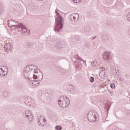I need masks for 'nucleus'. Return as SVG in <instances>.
I'll return each mask as SVG.
<instances>
[{
    "label": "nucleus",
    "instance_id": "42",
    "mask_svg": "<svg viewBox=\"0 0 130 130\" xmlns=\"http://www.w3.org/2000/svg\"><path fill=\"white\" fill-rule=\"evenodd\" d=\"M17 23H18V22H15V24H17Z\"/></svg>",
    "mask_w": 130,
    "mask_h": 130
},
{
    "label": "nucleus",
    "instance_id": "7",
    "mask_svg": "<svg viewBox=\"0 0 130 130\" xmlns=\"http://www.w3.org/2000/svg\"><path fill=\"white\" fill-rule=\"evenodd\" d=\"M77 60L75 62V67L78 69L79 70H81L82 69V63L80 62L81 60H82V61H84L83 60V59L81 58H77Z\"/></svg>",
    "mask_w": 130,
    "mask_h": 130
},
{
    "label": "nucleus",
    "instance_id": "4",
    "mask_svg": "<svg viewBox=\"0 0 130 130\" xmlns=\"http://www.w3.org/2000/svg\"><path fill=\"white\" fill-rule=\"evenodd\" d=\"M24 115L25 117L28 118L29 121H32V120H33V115H32V113H31L30 110H26L24 111Z\"/></svg>",
    "mask_w": 130,
    "mask_h": 130
},
{
    "label": "nucleus",
    "instance_id": "31",
    "mask_svg": "<svg viewBox=\"0 0 130 130\" xmlns=\"http://www.w3.org/2000/svg\"><path fill=\"white\" fill-rule=\"evenodd\" d=\"M64 98H66V99H68V101H69V100H70V99L69 98H68V96H66V95H64L63 96V100H64Z\"/></svg>",
    "mask_w": 130,
    "mask_h": 130
},
{
    "label": "nucleus",
    "instance_id": "14",
    "mask_svg": "<svg viewBox=\"0 0 130 130\" xmlns=\"http://www.w3.org/2000/svg\"><path fill=\"white\" fill-rule=\"evenodd\" d=\"M8 46H11V44L10 43H7L4 46V50L6 52H9V51L12 50V48H8Z\"/></svg>",
    "mask_w": 130,
    "mask_h": 130
},
{
    "label": "nucleus",
    "instance_id": "29",
    "mask_svg": "<svg viewBox=\"0 0 130 130\" xmlns=\"http://www.w3.org/2000/svg\"><path fill=\"white\" fill-rule=\"evenodd\" d=\"M91 66L92 67H96V63H95V61L91 62Z\"/></svg>",
    "mask_w": 130,
    "mask_h": 130
},
{
    "label": "nucleus",
    "instance_id": "37",
    "mask_svg": "<svg viewBox=\"0 0 130 130\" xmlns=\"http://www.w3.org/2000/svg\"><path fill=\"white\" fill-rule=\"evenodd\" d=\"M97 37L95 36V37H94L92 39V40H94V39H95Z\"/></svg>",
    "mask_w": 130,
    "mask_h": 130
},
{
    "label": "nucleus",
    "instance_id": "17",
    "mask_svg": "<svg viewBox=\"0 0 130 130\" xmlns=\"http://www.w3.org/2000/svg\"><path fill=\"white\" fill-rule=\"evenodd\" d=\"M34 82H32V85H34V86H39L40 84V82L38 81V80L37 79H36L35 80H32Z\"/></svg>",
    "mask_w": 130,
    "mask_h": 130
},
{
    "label": "nucleus",
    "instance_id": "38",
    "mask_svg": "<svg viewBox=\"0 0 130 130\" xmlns=\"http://www.w3.org/2000/svg\"><path fill=\"white\" fill-rule=\"evenodd\" d=\"M8 48H11V49H12V47H11V45H10V46H8Z\"/></svg>",
    "mask_w": 130,
    "mask_h": 130
},
{
    "label": "nucleus",
    "instance_id": "13",
    "mask_svg": "<svg viewBox=\"0 0 130 130\" xmlns=\"http://www.w3.org/2000/svg\"><path fill=\"white\" fill-rule=\"evenodd\" d=\"M68 92L70 94H75V87L72 85H69V88H68Z\"/></svg>",
    "mask_w": 130,
    "mask_h": 130
},
{
    "label": "nucleus",
    "instance_id": "21",
    "mask_svg": "<svg viewBox=\"0 0 130 130\" xmlns=\"http://www.w3.org/2000/svg\"><path fill=\"white\" fill-rule=\"evenodd\" d=\"M60 106L62 108H66V107H67V105H66V103L64 102L63 103L62 102V104L60 105Z\"/></svg>",
    "mask_w": 130,
    "mask_h": 130
},
{
    "label": "nucleus",
    "instance_id": "34",
    "mask_svg": "<svg viewBox=\"0 0 130 130\" xmlns=\"http://www.w3.org/2000/svg\"><path fill=\"white\" fill-rule=\"evenodd\" d=\"M119 80H120V81H124V79H123V78H121V77H120V78H119Z\"/></svg>",
    "mask_w": 130,
    "mask_h": 130
},
{
    "label": "nucleus",
    "instance_id": "30",
    "mask_svg": "<svg viewBox=\"0 0 130 130\" xmlns=\"http://www.w3.org/2000/svg\"><path fill=\"white\" fill-rule=\"evenodd\" d=\"M73 2H74V3H76L77 4H78V3H80V2H81V0H73Z\"/></svg>",
    "mask_w": 130,
    "mask_h": 130
},
{
    "label": "nucleus",
    "instance_id": "3",
    "mask_svg": "<svg viewBox=\"0 0 130 130\" xmlns=\"http://www.w3.org/2000/svg\"><path fill=\"white\" fill-rule=\"evenodd\" d=\"M97 116H99L98 113L90 111L87 115V119L90 121V122H95L96 119H97Z\"/></svg>",
    "mask_w": 130,
    "mask_h": 130
},
{
    "label": "nucleus",
    "instance_id": "12",
    "mask_svg": "<svg viewBox=\"0 0 130 130\" xmlns=\"http://www.w3.org/2000/svg\"><path fill=\"white\" fill-rule=\"evenodd\" d=\"M102 41H107V40H109V35L106 34H103L102 36Z\"/></svg>",
    "mask_w": 130,
    "mask_h": 130
},
{
    "label": "nucleus",
    "instance_id": "9",
    "mask_svg": "<svg viewBox=\"0 0 130 130\" xmlns=\"http://www.w3.org/2000/svg\"><path fill=\"white\" fill-rule=\"evenodd\" d=\"M27 71H26L25 69H24V71L23 72V76L24 77L25 79H28L29 81H32V78L31 77L29 74V72H27Z\"/></svg>",
    "mask_w": 130,
    "mask_h": 130
},
{
    "label": "nucleus",
    "instance_id": "20",
    "mask_svg": "<svg viewBox=\"0 0 130 130\" xmlns=\"http://www.w3.org/2000/svg\"><path fill=\"white\" fill-rule=\"evenodd\" d=\"M2 71H4V72H8V68L6 66H3L2 68H1Z\"/></svg>",
    "mask_w": 130,
    "mask_h": 130
},
{
    "label": "nucleus",
    "instance_id": "11",
    "mask_svg": "<svg viewBox=\"0 0 130 130\" xmlns=\"http://www.w3.org/2000/svg\"><path fill=\"white\" fill-rule=\"evenodd\" d=\"M34 78L35 79H36L38 80V82H40V81H42V79H43V73L42 72L41 75H38V76L37 75H35L33 74Z\"/></svg>",
    "mask_w": 130,
    "mask_h": 130
},
{
    "label": "nucleus",
    "instance_id": "24",
    "mask_svg": "<svg viewBox=\"0 0 130 130\" xmlns=\"http://www.w3.org/2000/svg\"><path fill=\"white\" fill-rule=\"evenodd\" d=\"M58 105H59V106H60V105H61V104H62V103H63V102H64V101H61V100H59L58 101Z\"/></svg>",
    "mask_w": 130,
    "mask_h": 130
},
{
    "label": "nucleus",
    "instance_id": "15",
    "mask_svg": "<svg viewBox=\"0 0 130 130\" xmlns=\"http://www.w3.org/2000/svg\"><path fill=\"white\" fill-rule=\"evenodd\" d=\"M105 115H108V113L109 111V109H110V105L109 104H107L106 105L105 107Z\"/></svg>",
    "mask_w": 130,
    "mask_h": 130
},
{
    "label": "nucleus",
    "instance_id": "39",
    "mask_svg": "<svg viewBox=\"0 0 130 130\" xmlns=\"http://www.w3.org/2000/svg\"><path fill=\"white\" fill-rule=\"evenodd\" d=\"M114 130H119L118 128L115 129Z\"/></svg>",
    "mask_w": 130,
    "mask_h": 130
},
{
    "label": "nucleus",
    "instance_id": "22",
    "mask_svg": "<svg viewBox=\"0 0 130 130\" xmlns=\"http://www.w3.org/2000/svg\"><path fill=\"white\" fill-rule=\"evenodd\" d=\"M37 69V67H36V66L35 67V68H34V70H33V72L35 74H37V73H38V70L36 69Z\"/></svg>",
    "mask_w": 130,
    "mask_h": 130
},
{
    "label": "nucleus",
    "instance_id": "18",
    "mask_svg": "<svg viewBox=\"0 0 130 130\" xmlns=\"http://www.w3.org/2000/svg\"><path fill=\"white\" fill-rule=\"evenodd\" d=\"M99 90H101L102 93H104L105 92V90H104V85H100L98 87Z\"/></svg>",
    "mask_w": 130,
    "mask_h": 130
},
{
    "label": "nucleus",
    "instance_id": "40",
    "mask_svg": "<svg viewBox=\"0 0 130 130\" xmlns=\"http://www.w3.org/2000/svg\"><path fill=\"white\" fill-rule=\"evenodd\" d=\"M86 46H89V44H87V45H86Z\"/></svg>",
    "mask_w": 130,
    "mask_h": 130
},
{
    "label": "nucleus",
    "instance_id": "16",
    "mask_svg": "<svg viewBox=\"0 0 130 130\" xmlns=\"http://www.w3.org/2000/svg\"><path fill=\"white\" fill-rule=\"evenodd\" d=\"M63 45L60 43L56 42L54 46L56 47V48H60V47H62Z\"/></svg>",
    "mask_w": 130,
    "mask_h": 130
},
{
    "label": "nucleus",
    "instance_id": "28",
    "mask_svg": "<svg viewBox=\"0 0 130 130\" xmlns=\"http://www.w3.org/2000/svg\"><path fill=\"white\" fill-rule=\"evenodd\" d=\"M70 100H69L68 101L66 102V105H67V107H68V106H69V105H70Z\"/></svg>",
    "mask_w": 130,
    "mask_h": 130
},
{
    "label": "nucleus",
    "instance_id": "25",
    "mask_svg": "<svg viewBox=\"0 0 130 130\" xmlns=\"http://www.w3.org/2000/svg\"><path fill=\"white\" fill-rule=\"evenodd\" d=\"M30 77L32 78V80H29V81H30V82L32 83V82H34L33 81H35V80H36V78H34V75H33V74H32V76H30Z\"/></svg>",
    "mask_w": 130,
    "mask_h": 130
},
{
    "label": "nucleus",
    "instance_id": "41",
    "mask_svg": "<svg viewBox=\"0 0 130 130\" xmlns=\"http://www.w3.org/2000/svg\"><path fill=\"white\" fill-rule=\"evenodd\" d=\"M2 9H0V15H1V11Z\"/></svg>",
    "mask_w": 130,
    "mask_h": 130
},
{
    "label": "nucleus",
    "instance_id": "23",
    "mask_svg": "<svg viewBox=\"0 0 130 130\" xmlns=\"http://www.w3.org/2000/svg\"><path fill=\"white\" fill-rule=\"evenodd\" d=\"M89 80H90V83H94V81H95V79L93 77H91L89 78Z\"/></svg>",
    "mask_w": 130,
    "mask_h": 130
},
{
    "label": "nucleus",
    "instance_id": "26",
    "mask_svg": "<svg viewBox=\"0 0 130 130\" xmlns=\"http://www.w3.org/2000/svg\"><path fill=\"white\" fill-rule=\"evenodd\" d=\"M110 87L112 89H114V88H115V84L114 83H111Z\"/></svg>",
    "mask_w": 130,
    "mask_h": 130
},
{
    "label": "nucleus",
    "instance_id": "36",
    "mask_svg": "<svg viewBox=\"0 0 130 130\" xmlns=\"http://www.w3.org/2000/svg\"><path fill=\"white\" fill-rule=\"evenodd\" d=\"M109 93L110 94H113V91H110V90H109Z\"/></svg>",
    "mask_w": 130,
    "mask_h": 130
},
{
    "label": "nucleus",
    "instance_id": "10",
    "mask_svg": "<svg viewBox=\"0 0 130 130\" xmlns=\"http://www.w3.org/2000/svg\"><path fill=\"white\" fill-rule=\"evenodd\" d=\"M35 67V66L33 64L28 65L24 68V70L26 71V72H28V73H33V70Z\"/></svg>",
    "mask_w": 130,
    "mask_h": 130
},
{
    "label": "nucleus",
    "instance_id": "1",
    "mask_svg": "<svg viewBox=\"0 0 130 130\" xmlns=\"http://www.w3.org/2000/svg\"><path fill=\"white\" fill-rule=\"evenodd\" d=\"M55 13L57 16V17L55 18V24L54 30L55 31V32H59L60 29H62V27L63 26V23H62V22H63V20H62V17H61L59 13H58V11L56 10Z\"/></svg>",
    "mask_w": 130,
    "mask_h": 130
},
{
    "label": "nucleus",
    "instance_id": "35",
    "mask_svg": "<svg viewBox=\"0 0 130 130\" xmlns=\"http://www.w3.org/2000/svg\"><path fill=\"white\" fill-rule=\"evenodd\" d=\"M102 72H104L105 71V69L104 68L102 67Z\"/></svg>",
    "mask_w": 130,
    "mask_h": 130
},
{
    "label": "nucleus",
    "instance_id": "33",
    "mask_svg": "<svg viewBox=\"0 0 130 130\" xmlns=\"http://www.w3.org/2000/svg\"><path fill=\"white\" fill-rule=\"evenodd\" d=\"M3 74V69H2V68H0V76Z\"/></svg>",
    "mask_w": 130,
    "mask_h": 130
},
{
    "label": "nucleus",
    "instance_id": "5",
    "mask_svg": "<svg viewBox=\"0 0 130 130\" xmlns=\"http://www.w3.org/2000/svg\"><path fill=\"white\" fill-rule=\"evenodd\" d=\"M37 121L39 125H40L41 126H44V125L47 123L46 119L43 118V116H41L40 118H38Z\"/></svg>",
    "mask_w": 130,
    "mask_h": 130
},
{
    "label": "nucleus",
    "instance_id": "6",
    "mask_svg": "<svg viewBox=\"0 0 130 130\" xmlns=\"http://www.w3.org/2000/svg\"><path fill=\"white\" fill-rule=\"evenodd\" d=\"M103 59L109 62L111 60V54L108 52H105L103 54Z\"/></svg>",
    "mask_w": 130,
    "mask_h": 130
},
{
    "label": "nucleus",
    "instance_id": "2",
    "mask_svg": "<svg viewBox=\"0 0 130 130\" xmlns=\"http://www.w3.org/2000/svg\"><path fill=\"white\" fill-rule=\"evenodd\" d=\"M13 22H16L15 20H10L8 21V26L9 27H11V29H15L14 27H15V28H17L18 31L21 32V33H25L26 32V30H27L25 28H23L22 26L19 25V24H14L13 23Z\"/></svg>",
    "mask_w": 130,
    "mask_h": 130
},
{
    "label": "nucleus",
    "instance_id": "19",
    "mask_svg": "<svg viewBox=\"0 0 130 130\" xmlns=\"http://www.w3.org/2000/svg\"><path fill=\"white\" fill-rule=\"evenodd\" d=\"M55 129L56 130H61L62 129V127L61 125H56L55 126Z\"/></svg>",
    "mask_w": 130,
    "mask_h": 130
},
{
    "label": "nucleus",
    "instance_id": "43",
    "mask_svg": "<svg viewBox=\"0 0 130 130\" xmlns=\"http://www.w3.org/2000/svg\"><path fill=\"white\" fill-rule=\"evenodd\" d=\"M100 75H101V73H100Z\"/></svg>",
    "mask_w": 130,
    "mask_h": 130
},
{
    "label": "nucleus",
    "instance_id": "32",
    "mask_svg": "<svg viewBox=\"0 0 130 130\" xmlns=\"http://www.w3.org/2000/svg\"><path fill=\"white\" fill-rule=\"evenodd\" d=\"M4 96L5 97H8V93L4 92L3 94Z\"/></svg>",
    "mask_w": 130,
    "mask_h": 130
},
{
    "label": "nucleus",
    "instance_id": "8",
    "mask_svg": "<svg viewBox=\"0 0 130 130\" xmlns=\"http://www.w3.org/2000/svg\"><path fill=\"white\" fill-rule=\"evenodd\" d=\"M80 18L79 14L75 13L73 15H70V20L72 22H77Z\"/></svg>",
    "mask_w": 130,
    "mask_h": 130
},
{
    "label": "nucleus",
    "instance_id": "27",
    "mask_svg": "<svg viewBox=\"0 0 130 130\" xmlns=\"http://www.w3.org/2000/svg\"><path fill=\"white\" fill-rule=\"evenodd\" d=\"M2 72H3L2 75L3 76H6V75H7L8 74V71L4 72V71L3 70Z\"/></svg>",
    "mask_w": 130,
    "mask_h": 130
}]
</instances>
